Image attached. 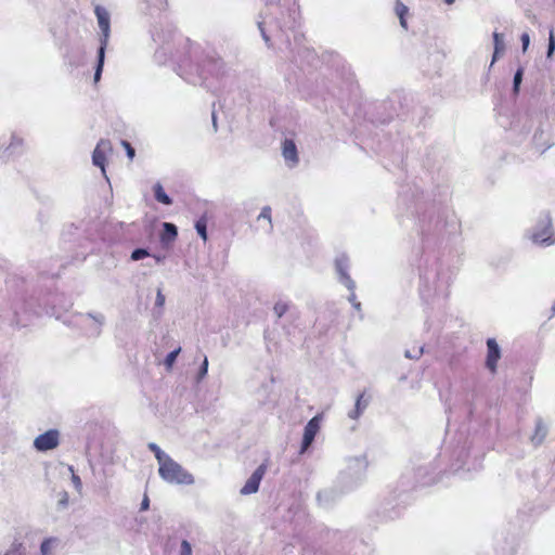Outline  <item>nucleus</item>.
<instances>
[{
  "label": "nucleus",
  "mask_w": 555,
  "mask_h": 555,
  "mask_svg": "<svg viewBox=\"0 0 555 555\" xmlns=\"http://www.w3.org/2000/svg\"><path fill=\"white\" fill-rule=\"evenodd\" d=\"M158 473L165 481L170 483L191 485L194 481L193 476L171 457L159 464Z\"/></svg>",
  "instance_id": "obj_1"
},
{
  "label": "nucleus",
  "mask_w": 555,
  "mask_h": 555,
  "mask_svg": "<svg viewBox=\"0 0 555 555\" xmlns=\"http://www.w3.org/2000/svg\"><path fill=\"white\" fill-rule=\"evenodd\" d=\"M95 15L98 18L99 27L103 34V38L101 40V47L98 51V64H96L95 73H94V82H98L101 79L103 65H104L105 49H106L107 39L109 36V14L104 8L98 5L95 8Z\"/></svg>",
  "instance_id": "obj_2"
},
{
  "label": "nucleus",
  "mask_w": 555,
  "mask_h": 555,
  "mask_svg": "<svg viewBox=\"0 0 555 555\" xmlns=\"http://www.w3.org/2000/svg\"><path fill=\"white\" fill-rule=\"evenodd\" d=\"M321 415L313 416L305 427L300 452L304 453L313 442L320 430Z\"/></svg>",
  "instance_id": "obj_3"
},
{
  "label": "nucleus",
  "mask_w": 555,
  "mask_h": 555,
  "mask_svg": "<svg viewBox=\"0 0 555 555\" xmlns=\"http://www.w3.org/2000/svg\"><path fill=\"white\" fill-rule=\"evenodd\" d=\"M35 447L39 451H48L59 446V433L57 430H48L44 434L39 435L34 442Z\"/></svg>",
  "instance_id": "obj_4"
},
{
  "label": "nucleus",
  "mask_w": 555,
  "mask_h": 555,
  "mask_svg": "<svg viewBox=\"0 0 555 555\" xmlns=\"http://www.w3.org/2000/svg\"><path fill=\"white\" fill-rule=\"evenodd\" d=\"M267 472V465L261 464L248 478L244 487L241 489V493L244 495L256 493L259 489L261 479Z\"/></svg>",
  "instance_id": "obj_5"
},
{
  "label": "nucleus",
  "mask_w": 555,
  "mask_h": 555,
  "mask_svg": "<svg viewBox=\"0 0 555 555\" xmlns=\"http://www.w3.org/2000/svg\"><path fill=\"white\" fill-rule=\"evenodd\" d=\"M487 348L488 352L486 359V366L491 373H495L498 361L501 358L500 347L494 338H488Z\"/></svg>",
  "instance_id": "obj_6"
},
{
  "label": "nucleus",
  "mask_w": 555,
  "mask_h": 555,
  "mask_svg": "<svg viewBox=\"0 0 555 555\" xmlns=\"http://www.w3.org/2000/svg\"><path fill=\"white\" fill-rule=\"evenodd\" d=\"M108 145L109 141H101L94 149L92 155L93 164L100 167L103 173H105L106 151L111 150Z\"/></svg>",
  "instance_id": "obj_7"
},
{
  "label": "nucleus",
  "mask_w": 555,
  "mask_h": 555,
  "mask_svg": "<svg viewBox=\"0 0 555 555\" xmlns=\"http://www.w3.org/2000/svg\"><path fill=\"white\" fill-rule=\"evenodd\" d=\"M282 153L285 162L289 167H294L298 163V153L295 141H284Z\"/></svg>",
  "instance_id": "obj_8"
},
{
  "label": "nucleus",
  "mask_w": 555,
  "mask_h": 555,
  "mask_svg": "<svg viewBox=\"0 0 555 555\" xmlns=\"http://www.w3.org/2000/svg\"><path fill=\"white\" fill-rule=\"evenodd\" d=\"M163 232L160 234V240L163 243H169L176 240L178 235L177 227L172 223L165 222L163 225Z\"/></svg>",
  "instance_id": "obj_9"
},
{
  "label": "nucleus",
  "mask_w": 555,
  "mask_h": 555,
  "mask_svg": "<svg viewBox=\"0 0 555 555\" xmlns=\"http://www.w3.org/2000/svg\"><path fill=\"white\" fill-rule=\"evenodd\" d=\"M395 12L396 15L399 17L400 25L404 29H408L406 15L409 13V8L401 0H396Z\"/></svg>",
  "instance_id": "obj_10"
},
{
  "label": "nucleus",
  "mask_w": 555,
  "mask_h": 555,
  "mask_svg": "<svg viewBox=\"0 0 555 555\" xmlns=\"http://www.w3.org/2000/svg\"><path fill=\"white\" fill-rule=\"evenodd\" d=\"M366 408V402L364 401V395L361 393L357 398L354 409L349 412V417L352 420H357L363 412V410Z\"/></svg>",
  "instance_id": "obj_11"
},
{
  "label": "nucleus",
  "mask_w": 555,
  "mask_h": 555,
  "mask_svg": "<svg viewBox=\"0 0 555 555\" xmlns=\"http://www.w3.org/2000/svg\"><path fill=\"white\" fill-rule=\"evenodd\" d=\"M154 195L157 202L164 205H170L171 198L166 194L160 183L154 185Z\"/></svg>",
  "instance_id": "obj_12"
},
{
  "label": "nucleus",
  "mask_w": 555,
  "mask_h": 555,
  "mask_svg": "<svg viewBox=\"0 0 555 555\" xmlns=\"http://www.w3.org/2000/svg\"><path fill=\"white\" fill-rule=\"evenodd\" d=\"M494 41V53L492 57V64L496 61L500 53L504 51L503 36L499 33L493 34Z\"/></svg>",
  "instance_id": "obj_13"
},
{
  "label": "nucleus",
  "mask_w": 555,
  "mask_h": 555,
  "mask_svg": "<svg viewBox=\"0 0 555 555\" xmlns=\"http://www.w3.org/2000/svg\"><path fill=\"white\" fill-rule=\"evenodd\" d=\"M195 229L198 235L207 241V219L205 217L199 218L195 223Z\"/></svg>",
  "instance_id": "obj_14"
},
{
  "label": "nucleus",
  "mask_w": 555,
  "mask_h": 555,
  "mask_svg": "<svg viewBox=\"0 0 555 555\" xmlns=\"http://www.w3.org/2000/svg\"><path fill=\"white\" fill-rule=\"evenodd\" d=\"M149 449L155 454V457L157 459L158 464H160L162 462H164L166 459L169 457L167 454H165L160 450V448L156 443H153V442L150 443Z\"/></svg>",
  "instance_id": "obj_15"
},
{
  "label": "nucleus",
  "mask_w": 555,
  "mask_h": 555,
  "mask_svg": "<svg viewBox=\"0 0 555 555\" xmlns=\"http://www.w3.org/2000/svg\"><path fill=\"white\" fill-rule=\"evenodd\" d=\"M288 310V305L284 301L275 302L273 311L278 318H282Z\"/></svg>",
  "instance_id": "obj_16"
},
{
  "label": "nucleus",
  "mask_w": 555,
  "mask_h": 555,
  "mask_svg": "<svg viewBox=\"0 0 555 555\" xmlns=\"http://www.w3.org/2000/svg\"><path fill=\"white\" fill-rule=\"evenodd\" d=\"M180 351H181V349L178 348L167 354V357L165 359V364L168 369H170L173 365V363L177 359V356L179 354Z\"/></svg>",
  "instance_id": "obj_17"
},
{
  "label": "nucleus",
  "mask_w": 555,
  "mask_h": 555,
  "mask_svg": "<svg viewBox=\"0 0 555 555\" xmlns=\"http://www.w3.org/2000/svg\"><path fill=\"white\" fill-rule=\"evenodd\" d=\"M147 256H149V251L146 249L138 248L132 251L131 259L137 261V260H141Z\"/></svg>",
  "instance_id": "obj_18"
},
{
  "label": "nucleus",
  "mask_w": 555,
  "mask_h": 555,
  "mask_svg": "<svg viewBox=\"0 0 555 555\" xmlns=\"http://www.w3.org/2000/svg\"><path fill=\"white\" fill-rule=\"evenodd\" d=\"M555 50V36L553 30L550 31L547 57H551Z\"/></svg>",
  "instance_id": "obj_19"
},
{
  "label": "nucleus",
  "mask_w": 555,
  "mask_h": 555,
  "mask_svg": "<svg viewBox=\"0 0 555 555\" xmlns=\"http://www.w3.org/2000/svg\"><path fill=\"white\" fill-rule=\"evenodd\" d=\"M522 79V68H519L514 76V91L518 92L519 85Z\"/></svg>",
  "instance_id": "obj_20"
},
{
  "label": "nucleus",
  "mask_w": 555,
  "mask_h": 555,
  "mask_svg": "<svg viewBox=\"0 0 555 555\" xmlns=\"http://www.w3.org/2000/svg\"><path fill=\"white\" fill-rule=\"evenodd\" d=\"M180 555H192L191 544L186 540L181 542Z\"/></svg>",
  "instance_id": "obj_21"
},
{
  "label": "nucleus",
  "mask_w": 555,
  "mask_h": 555,
  "mask_svg": "<svg viewBox=\"0 0 555 555\" xmlns=\"http://www.w3.org/2000/svg\"><path fill=\"white\" fill-rule=\"evenodd\" d=\"M258 219H266L268 220L269 224L271 225V208L270 207H263Z\"/></svg>",
  "instance_id": "obj_22"
},
{
  "label": "nucleus",
  "mask_w": 555,
  "mask_h": 555,
  "mask_svg": "<svg viewBox=\"0 0 555 555\" xmlns=\"http://www.w3.org/2000/svg\"><path fill=\"white\" fill-rule=\"evenodd\" d=\"M121 142H122L124 147L127 151L129 158L132 159L134 156V149L130 145L129 141H121Z\"/></svg>",
  "instance_id": "obj_23"
},
{
  "label": "nucleus",
  "mask_w": 555,
  "mask_h": 555,
  "mask_svg": "<svg viewBox=\"0 0 555 555\" xmlns=\"http://www.w3.org/2000/svg\"><path fill=\"white\" fill-rule=\"evenodd\" d=\"M207 370H208V360H207V358H205L203 361V364L201 366V370H199L198 379H202L207 374Z\"/></svg>",
  "instance_id": "obj_24"
},
{
  "label": "nucleus",
  "mask_w": 555,
  "mask_h": 555,
  "mask_svg": "<svg viewBox=\"0 0 555 555\" xmlns=\"http://www.w3.org/2000/svg\"><path fill=\"white\" fill-rule=\"evenodd\" d=\"M156 306L162 308L165 304V296L164 294L162 293V289H158L157 291V296H156Z\"/></svg>",
  "instance_id": "obj_25"
},
{
  "label": "nucleus",
  "mask_w": 555,
  "mask_h": 555,
  "mask_svg": "<svg viewBox=\"0 0 555 555\" xmlns=\"http://www.w3.org/2000/svg\"><path fill=\"white\" fill-rule=\"evenodd\" d=\"M52 541H53L52 539H47L42 542L41 551L43 554H47L50 551Z\"/></svg>",
  "instance_id": "obj_26"
},
{
  "label": "nucleus",
  "mask_w": 555,
  "mask_h": 555,
  "mask_svg": "<svg viewBox=\"0 0 555 555\" xmlns=\"http://www.w3.org/2000/svg\"><path fill=\"white\" fill-rule=\"evenodd\" d=\"M520 39H521V42H522V50L526 51L528 49V46H529V42H530L529 34L524 33L521 35Z\"/></svg>",
  "instance_id": "obj_27"
},
{
  "label": "nucleus",
  "mask_w": 555,
  "mask_h": 555,
  "mask_svg": "<svg viewBox=\"0 0 555 555\" xmlns=\"http://www.w3.org/2000/svg\"><path fill=\"white\" fill-rule=\"evenodd\" d=\"M72 480L77 489H81V480H80L79 476L73 474Z\"/></svg>",
  "instance_id": "obj_28"
},
{
  "label": "nucleus",
  "mask_w": 555,
  "mask_h": 555,
  "mask_svg": "<svg viewBox=\"0 0 555 555\" xmlns=\"http://www.w3.org/2000/svg\"><path fill=\"white\" fill-rule=\"evenodd\" d=\"M534 240L535 241H540L542 243H545L546 245H551L554 243V238H552V236H548L547 238H539L537 235H534Z\"/></svg>",
  "instance_id": "obj_29"
},
{
  "label": "nucleus",
  "mask_w": 555,
  "mask_h": 555,
  "mask_svg": "<svg viewBox=\"0 0 555 555\" xmlns=\"http://www.w3.org/2000/svg\"><path fill=\"white\" fill-rule=\"evenodd\" d=\"M149 499L145 496L141 504V509H147L149 508Z\"/></svg>",
  "instance_id": "obj_30"
},
{
  "label": "nucleus",
  "mask_w": 555,
  "mask_h": 555,
  "mask_svg": "<svg viewBox=\"0 0 555 555\" xmlns=\"http://www.w3.org/2000/svg\"><path fill=\"white\" fill-rule=\"evenodd\" d=\"M448 4H452L454 0H444Z\"/></svg>",
  "instance_id": "obj_31"
},
{
  "label": "nucleus",
  "mask_w": 555,
  "mask_h": 555,
  "mask_svg": "<svg viewBox=\"0 0 555 555\" xmlns=\"http://www.w3.org/2000/svg\"><path fill=\"white\" fill-rule=\"evenodd\" d=\"M66 502H67V498L62 499V503H63V504H66Z\"/></svg>",
  "instance_id": "obj_32"
},
{
  "label": "nucleus",
  "mask_w": 555,
  "mask_h": 555,
  "mask_svg": "<svg viewBox=\"0 0 555 555\" xmlns=\"http://www.w3.org/2000/svg\"><path fill=\"white\" fill-rule=\"evenodd\" d=\"M554 2H555V0H554Z\"/></svg>",
  "instance_id": "obj_33"
}]
</instances>
